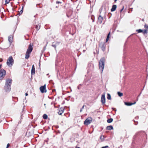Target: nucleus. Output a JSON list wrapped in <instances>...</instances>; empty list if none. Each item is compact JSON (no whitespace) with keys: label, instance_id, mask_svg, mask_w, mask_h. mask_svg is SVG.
Masks as SVG:
<instances>
[{"label":"nucleus","instance_id":"obj_52","mask_svg":"<svg viewBox=\"0 0 148 148\" xmlns=\"http://www.w3.org/2000/svg\"><path fill=\"white\" fill-rule=\"evenodd\" d=\"M126 45V42L125 43V45Z\"/></svg>","mask_w":148,"mask_h":148},{"label":"nucleus","instance_id":"obj_27","mask_svg":"<svg viewBox=\"0 0 148 148\" xmlns=\"http://www.w3.org/2000/svg\"><path fill=\"white\" fill-rule=\"evenodd\" d=\"M107 99L108 100H110L111 99V97L110 95L109 94H107Z\"/></svg>","mask_w":148,"mask_h":148},{"label":"nucleus","instance_id":"obj_37","mask_svg":"<svg viewBox=\"0 0 148 148\" xmlns=\"http://www.w3.org/2000/svg\"><path fill=\"white\" fill-rule=\"evenodd\" d=\"M10 146V144L9 143H8L7 145V148H8Z\"/></svg>","mask_w":148,"mask_h":148},{"label":"nucleus","instance_id":"obj_44","mask_svg":"<svg viewBox=\"0 0 148 148\" xmlns=\"http://www.w3.org/2000/svg\"><path fill=\"white\" fill-rule=\"evenodd\" d=\"M128 12L129 13H130V9H128Z\"/></svg>","mask_w":148,"mask_h":148},{"label":"nucleus","instance_id":"obj_30","mask_svg":"<svg viewBox=\"0 0 148 148\" xmlns=\"http://www.w3.org/2000/svg\"><path fill=\"white\" fill-rule=\"evenodd\" d=\"M94 16H93L92 15L91 16V19L92 20V22H93L94 21Z\"/></svg>","mask_w":148,"mask_h":148},{"label":"nucleus","instance_id":"obj_41","mask_svg":"<svg viewBox=\"0 0 148 148\" xmlns=\"http://www.w3.org/2000/svg\"><path fill=\"white\" fill-rule=\"evenodd\" d=\"M25 95L26 96H27L28 95V94L27 93H26Z\"/></svg>","mask_w":148,"mask_h":148},{"label":"nucleus","instance_id":"obj_23","mask_svg":"<svg viewBox=\"0 0 148 148\" xmlns=\"http://www.w3.org/2000/svg\"><path fill=\"white\" fill-rule=\"evenodd\" d=\"M110 32H109L108 34V35L107 37V38L106 40V42H107L109 38H110Z\"/></svg>","mask_w":148,"mask_h":148},{"label":"nucleus","instance_id":"obj_46","mask_svg":"<svg viewBox=\"0 0 148 148\" xmlns=\"http://www.w3.org/2000/svg\"><path fill=\"white\" fill-rule=\"evenodd\" d=\"M142 21H144V19H143L142 20Z\"/></svg>","mask_w":148,"mask_h":148},{"label":"nucleus","instance_id":"obj_9","mask_svg":"<svg viewBox=\"0 0 148 148\" xmlns=\"http://www.w3.org/2000/svg\"><path fill=\"white\" fill-rule=\"evenodd\" d=\"M58 113L59 114L61 115L64 112V109L63 108H60L58 109Z\"/></svg>","mask_w":148,"mask_h":148},{"label":"nucleus","instance_id":"obj_25","mask_svg":"<svg viewBox=\"0 0 148 148\" xmlns=\"http://www.w3.org/2000/svg\"><path fill=\"white\" fill-rule=\"evenodd\" d=\"M117 94L120 97L123 96V93H122L121 92H117Z\"/></svg>","mask_w":148,"mask_h":148},{"label":"nucleus","instance_id":"obj_20","mask_svg":"<svg viewBox=\"0 0 148 148\" xmlns=\"http://www.w3.org/2000/svg\"><path fill=\"white\" fill-rule=\"evenodd\" d=\"M12 80L8 78L6 80L5 83H11Z\"/></svg>","mask_w":148,"mask_h":148},{"label":"nucleus","instance_id":"obj_16","mask_svg":"<svg viewBox=\"0 0 148 148\" xmlns=\"http://www.w3.org/2000/svg\"><path fill=\"white\" fill-rule=\"evenodd\" d=\"M30 53L26 52L25 54V59H28L29 58Z\"/></svg>","mask_w":148,"mask_h":148},{"label":"nucleus","instance_id":"obj_6","mask_svg":"<svg viewBox=\"0 0 148 148\" xmlns=\"http://www.w3.org/2000/svg\"><path fill=\"white\" fill-rule=\"evenodd\" d=\"M40 90L42 93H46L47 92L46 84L41 86L40 87Z\"/></svg>","mask_w":148,"mask_h":148},{"label":"nucleus","instance_id":"obj_4","mask_svg":"<svg viewBox=\"0 0 148 148\" xmlns=\"http://www.w3.org/2000/svg\"><path fill=\"white\" fill-rule=\"evenodd\" d=\"M99 46L102 51L103 52L105 51L106 47V44L105 42H100L99 43Z\"/></svg>","mask_w":148,"mask_h":148},{"label":"nucleus","instance_id":"obj_32","mask_svg":"<svg viewBox=\"0 0 148 148\" xmlns=\"http://www.w3.org/2000/svg\"><path fill=\"white\" fill-rule=\"evenodd\" d=\"M136 101H134L133 103L130 102V106H131L133 104H135L136 103Z\"/></svg>","mask_w":148,"mask_h":148},{"label":"nucleus","instance_id":"obj_38","mask_svg":"<svg viewBox=\"0 0 148 148\" xmlns=\"http://www.w3.org/2000/svg\"><path fill=\"white\" fill-rule=\"evenodd\" d=\"M56 3H61V2H60V1H57L56 2Z\"/></svg>","mask_w":148,"mask_h":148},{"label":"nucleus","instance_id":"obj_42","mask_svg":"<svg viewBox=\"0 0 148 148\" xmlns=\"http://www.w3.org/2000/svg\"><path fill=\"white\" fill-rule=\"evenodd\" d=\"M1 66H2V65L1 64L0 65V69H1Z\"/></svg>","mask_w":148,"mask_h":148},{"label":"nucleus","instance_id":"obj_19","mask_svg":"<svg viewBox=\"0 0 148 148\" xmlns=\"http://www.w3.org/2000/svg\"><path fill=\"white\" fill-rule=\"evenodd\" d=\"M106 129L108 130H111L113 129V127L112 125H110L107 127Z\"/></svg>","mask_w":148,"mask_h":148},{"label":"nucleus","instance_id":"obj_14","mask_svg":"<svg viewBox=\"0 0 148 148\" xmlns=\"http://www.w3.org/2000/svg\"><path fill=\"white\" fill-rule=\"evenodd\" d=\"M116 8V5H114L112 6V8L111 10V11L112 12L114 11Z\"/></svg>","mask_w":148,"mask_h":148},{"label":"nucleus","instance_id":"obj_24","mask_svg":"<svg viewBox=\"0 0 148 148\" xmlns=\"http://www.w3.org/2000/svg\"><path fill=\"white\" fill-rule=\"evenodd\" d=\"M43 118L44 119H46L48 118V116L46 114H44L43 116Z\"/></svg>","mask_w":148,"mask_h":148},{"label":"nucleus","instance_id":"obj_26","mask_svg":"<svg viewBox=\"0 0 148 148\" xmlns=\"http://www.w3.org/2000/svg\"><path fill=\"white\" fill-rule=\"evenodd\" d=\"M23 6L22 8V9L20 10V12H19L18 14L20 15L23 12Z\"/></svg>","mask_w":148,"mask_h":148},{"label":"nucleus","instance_id":"obj_2","mask_svg":"<svg viewBox=\"0 0 148 148\" xmlns=\"http://www.w3.org/2000/svg\"><path fill=\"white\" fill-rule=\"evenodd\" d=\"M13 63L14 60L12 57H10L8 58L7 62V65L9 66H11L13 65Z\"/></svg>","mask_w":148,"mask_h":148},{"label":"nucleus","instance_id":"obj_3","mask_svg":"<svg viewBox=\"0 0 148 148\" xmlns=\"http://www.w3.org/2000/svg\"><path fill=\"white\" fill-rule=\"evenodd\" d=\"M6 74V71L4 69H2L0 70V80L4 78Z\"/></svg>","mask_w":148,"mask_h":148},{"label":"nucleus","instance_id":"obj_11","mask_svg":"<svg viewBox=\"0 0 148 148\" xmlns=\"http://www.w3.org/2000/svg\"><path fill=\"white\" fill-rule=\"evenodd\" d=\"M103 19V17L101 16V15H99L98 18V21H97V23L99 24H101L102 23Z\"/></svg>","mask_w":148,"mask_h":148},{"label":"nucleus","instance_id":"obj_53","mask_svg":"<svg viewBox=\"0 0 148 148\" xmlns=\"http://www.w3.org/2000/svg\"><path fill=\"white\" fill-rule=\"evenodd\" d=\"M110 16H109V18H110Z\"/></svg>","mask_w":148,"mask_h":148},{"label":"nucleus","instance_id":"obj_50","mask_svg":"<svg viewBox=\"0 0 148 148\" xmlns=\"http://www.w3.org/2000/svg\"><path fill=\"white\" fill-rule=\"evenodd\" d=\"M85 50H84L83 51V52H85Z\"/></svg>","mask_w":148,"mask_h":148},{"label":"nucleus","instance_id":"obj_8","mask_svg":"<svg viewBox=\"0 0 148 148\" xmlns=\"http://www.w3.org/2000/svg\"><path fill=\"white\" fill-rule=\"evenodd\" d=\"M136 31L138 33H143V34H147V30L146 29L143 30L142 29H140L136 30Z\"/></svg>","mask_w":148,"mask_h":148},{"label":"nucleus","instance_id":"obj_54","mask_svg":"<svg viewBox=\"0 0 148 148\" xmlns=\"http://www.w3.org/2000/svg\"><path fill=\"white\" fill-rule=\"evenodd\" d=\"M79 86L78 87V88H79Z\"/></svg>","mask_w":148,"mask_h":148},{"label":"nucleus","instance_id":"obj_22","mask_svg":"<svg viewBox=\"0 0 148 148\" xmlns=\"http://www.w3.org/2000/svg\"><path fill=\"white\" fill-rule=\"evenodd\" d=\"M113 121V119L112 118H110V119H108L107 120V122L108 123H111Z\"/></svg>","mask_w":148,"mask_h":148},{"label":"nucleus","instance_id":"obj_12","mask_svg":"<svg viewBox=\"0 0 148 148\" xmlns=\"http://www.w3.org/2000/svg\"><path fill=\"white\" fill-rule=\"evenodd\" d=\"M101 101L103 104H105L106 102L105 98L104 95H102L101 97Z\"/></svg>","mask_w":148,"mask_h":148},{"label":"nucleus","instance_id":"obj_10","mask_svg":"<svg viewBox=\"0 0 148 148\" xmlns=\"http://www.w3.org/2000/svg\"><path fill=\"white\" fill-rule=\"evenodd\" d=\"M33 49L32 45L31 44H30L28 47L27 52L31 53L33 50Z\"/></svg>","mask_w":148,"mask_h":148},{"label":"nucleus","instance_id":"obj_29","mask_svg":"<svg viewBox=\"0 0 148 148\" xmlns=\"http://www.w3.org/2000/svg\"><path fill=\"white\" fill-rule=\"evenodd\" d=\"M100 139L101 140H102V141H103L104 140V136H102V135H101L100 136Z\"/></svg>","mask_w":148,"mask_h":148},{"label":"nucleus","instance_id":"obj_39","mask_svg":"<svg viewBox=\"0 0 148 148\" xmlns=\"http://www.w3.org/2000/svg\"><path fill=\"white\" fill-rule=\"evenodd\" d=\"M52 92H54L56 91V90L55 89H53L52 90Z\"/></svg>","mask_w":148,"mask_h":148},{"label":"nucleus","instance_id":"obj_35","mask_svg":"<svg viewBox=\"0 0 148 148\" xmlns=\"http://www.w3.org/2000/svg\"><path fill=\"white\" fill-rule=\"evenodd\" d=\"M108 147H109L108 146H104V147H102L101 148H107Z\"/></svg>","mask_w":148,"mask_h":148},{"label":"nucleus","instance_id":"obj_18","mask_svg":"<svg viewBox=\"0 0 148 148\" xmlns=\"http://www.w3.org/2000/svg\"><path fill=\"white\" fill-rule=\"evenodd\" d=\"M8 40L10 44L12 43V35H10L9 36L8 38Z\"/></svg>","mask_w":148,"mask_h":148},{"label":"nucleus","instance_id":"obj_33","mask_svg":"<svg viewBox=\"0 0 148 148\" xmlns=\"http://www.w3.org/2000/svg\"><path fill=\"white\" fill-rule=\"evenodd\" d=\"M5 4H8L10 2L9 0H5Z\"/></svg>","mask_w":148,"mask_h":148},{"label":"nucleus","instance_id":"obj_5","mask_svg":"<svg viewBox=\"0 0 148 148\" xmlns=\"http://www.w3.org/2000/svg\"><path fill=\"white\" fill-rule=\"evenodd\" d=\"M92 119L91 117H88L84 121V124L85 125H88L92 122Z\"/></svg>","mask_w":148,"mask_h":148},{"label":"nucleus","instance_id":"obj_28","mask_svg":"<svg viewBox=\"0 0 148 148\" xmlns=\"http://www.w3.org/2000/svg\"><path fill=\"white\" fill-rule=\"evenodd\" d=\"M144 27L146 29H147L148 30V24H145L144 25Z\"/></svg>","mask_w":148,"mask_h":148},{"label":"nucleus","instance_id":"obj_15","mask_svg":"<svg viewBox=\"0 0 148 148\" xmlns=\"http://www.w3.org/2000/svg\"><path fill=\"white\" fill-rule=\"evenodd\" d=\"M59 43L58 42H56L54 44L53 43H52V46L55 48V49L56 50V48L57 46L59 45Z\"/></svg>","mask_w":148,"mask_h":148},{"label":"nucleus","instance_id":"obj_36","mask_svg":"<svg viewBox=\"0 0 148 148\" xmlns=\"http://www.w3.org/2000/svg\"><path fill=\"white\" fill-rule=\"evenodd\" d=\"M85 82L86 83V82L89 83L90 82V80H88L87 81L86 80H85Z\"/></svg>","mask_w":148,"mask_h":148},{"label":"nucleus","instance_id":"obj_43","mask_svg":"<svg viewBox=\"0 0 148 148\" xmlns=\"http://www.w3.org/2000/svg\"><path fill=\"white\" fill-rule=\"evenodd\" d=\"M52 81V80H50L49 81V83L50 84L51 83V81Z\"/></svg>","mask_w":148,"mask_h":148},{"label":"nucleus","instance_id":"obj_40","mask_svg":"<svg viewBox=\"0 0 148 148\" xmlns=\"http://www.w3.org/2000/svg\"><path fill=\"white\" fill-rule=\"evenodd\" d=\"M123 8L121 10H120V12H122V11L123 10Z\"/></svg>","mask_w":148,"mask_h":148},{"label":"nucleus","instance_id":"obj_7","mask_svg":"<svg viewBox=\"0 0 148 148\" xmlns=\"http://www.w3.org/2000/svg\"><path fill=\"white\" fill-rule=\"evenodd\" d=\"M4 89L6 92L10 91L11 90L10 85V84H5Z\"/></svg>","mask_w":148,"mask_h":148},{"label":"nucleus","instance_id":"obj_51","mask_svg":"<svg viewBox=\"0 0 148 148\" xmlns=\"http://www.w3.org/2000/svg\"><path fill=\"white\" fill-rule=\"evenodd\" d=\"M129 37H130V36H129V37H128V38H129Z\"/></svg>","mask_w":148,"mask_h":148},{"label":"nucleus","instance_id":"obj_56","mask_svg":"<svg viewBox=\"0 0 148 148\" xmlns=\"http://www.w3.org/2000/svg\"><path fill=\"white\" fill-rule=\"evenodd\" d=\"M6 148H7V147H6Z\"/></svg>","mask_w":148,"mask_h":148},{"label":"nucleus","instance_id":"obj_48","mask_svg":"<svg viewBox=\"0 0 148 148\" xmlns=\"http://www.w3.org/2000/svg\"><path fill=\"white\" fill-rule=\"evenodd\" d=\"M49 73H48V74H47V76H48V75H49Z\"/></svg>","mask_w":148,"mask_h":148},{"label":"nucleus","instance_id":"obj_17","mask_svg":"<svg viewBox=\"0 0 148 148\" xmlns=\"http://www.w3.org/2000/svg\"><path fill=\"white\" fill-rule=\"evenodd\" d=\"M72 12L71 11H70L68 12L66 14L67 16L68 17H71V15L72 14Z\"/></svg>","mask_w":148,"mask_h":148},{"label":"nucleus","instance_id":"obj_45","mask_svg":"<svg viewBox=\"0 0 148 148\" xmlns=\"http://www.w3.org/2000/svg\"><path fill=\"white\" fill-rule=\"evenodd\" d=\"M75 148H80L79 147H76Z\"/></svg>","mask_w":148,"mask_h":148},{"label":"nucleus","instance_id":"obj_47","mask_svg":"<svg viewBox=\"0 0 148 148\" xmlns=\"http://www.w3.org/2000/svg\"><path fill=\"white\" fill-rule=\"evenodd\" d=\"M114 2H116V1H117V0H114Z\"/></svg>","mask_w":148,"mask_h":148},{"label":"nucleus","instance_id":"obj_13","mask_svg":"<svg viewBox=\"0 0 148 148\" xmlns=\"http://www.w3.org/2000/svg\"><path fill=\"white\" fill-rule=\"evenodd\" d=\"M31 73L32 75H34L35 74V70L34 65H33L32 66Z\"/></svg>","mask_w":148,"mask_h":148},{"label":"nucleus","instance_id":"obj_34","mask_svg":"<svg viewBox=\"0 0 148 148\" xmlns=\"http://www.w3.org/2000/svg\"><path fill=\"white\" fill-rule=\"evenodd\" d=\"M84 105L82 107V108H81V110H80V112H82V110L84 108Z\"/></svg>","mask_w":148,"mask_h":148},{"label":"nucleus","instance_id":"obj_31","mask_svg":"<svg viewBox=\"0 0 148 148\" xmlns=\"http://www.w3.org/2000/svg\"><path fill=\"white\" fill-rule=\"evenodd\" d=\"M125 104L127 106H130V102H124Z\"/></svg>","mask_w":148,"mask_h":148},{"label":"nucleus","instance_id":"obj_49","mask_svg":"<svg viewBox=\"0 0 148 148\" xmlns=\"http://www.w3.org/2000/svg\"><path fill=\"white\" fill-rule=\"evenodd\" d=\"M109 14H111L110 13L109 14H108V15H109Z\"/></svg>","mask_w":148,"mask_h":148},{"label":"nucleus","instance_id":"obj_55","mask_svg":"<svg viewBox=\"0 0 148 148\" xmlns=\"http://www.w3.org/2000/svg\"><path fill=\"white\" fill-rule=\"evenodd\" d=\"M133 0V1H134V0Z\"/></svg>","mask_w":148,"mask_h":148},{"label":"nucleus","instance_id":"obj_1","mask_svg":"<svg viewBox=\"0 0 148 148\" xmlns=\"http://www.w3.org/2000/svg\"><path fill=\"white\" fill-rule=\"evenodd\" d=\"M105 62V58L102 57L100 59L99 62V67L100 70H101L102 72L103 71L104 66Z\"/></svg>","mask_w":148,"mask_h":148},{"label":"nucleus","instance_id":"obj_21","mask_svg":"<svg viewBox=\"0 0 148 148\" xmlns=\"http://www.w3.org/2000/svg\"><path fill=\"white\" fill-rule=\"evenodd\" d=\"M40 25L39 24H38V25H35V27L37 30H38L40 28Z\"/></svg>","mask_w":148,"mask_h":148}]
</instances>
